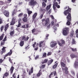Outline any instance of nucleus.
<instances>
[{
  "label": "nucleus",
  "instance_id": "obj_1",
  "mask_svg": "<svg viewBox=\"0 0 78 78\" xmlns=\"http://www.w3.org/2000/svg\"><path fill=\"white\" fill-rule=\"evenodd\" d=\"M68 7V10L65 11L64 13L65 16H67L66 17L67 19H68L67 22L66 23V25H70V21L71 20V14H70L71 9L69 8V6Z\"/></svg>",
  "mask_w": 78,
  "mask_h": 78
},
{
  "label": "nucleus",
  "instance_id": "obj_2",
  "mask_svg": "<svg viewBox=\"0 0 78 78\" xmlns=\"http://www.w3.org/2000/svg\"><path fill=\"white\" fill-rule=\"evenodd\" d=\"M74 32H73V31H72L71 32L70 36L66 37L67 41H68L69 42H70V41L71 40V38H73V37L74 38H75V37H74Z\"/></svg>",
  "mask_w": 78,
  "mask_h": 78
},
{
  "label": "nucleus",
  "instance_id": "obj_3",
  "mask_svg": "<svg viewBox=\"0 0 78 78\" xmlns=\"http://www.w3.org/2000/svg\"><path fill=\"white\" fill-rule=\"evenodd\" d=\"M42 22L44 26L46 27V26H47L49 24V19L47 18L46 20L45 19H43L42 20Z\"/></svg>",
  "mask_w": 78,
  "mask_h": 78
},
{
  "label": "nucleus",
  "instance_id": "obj_4",
  "mask_svg": "<svg viewBox=\"0 0 78 78\" xmlns=\"http://www.w3.org/2000/svg\"><path fill=\"white\" fill-rule=\"evenodd\" d=\"M56 6H57V8H60V6L58 5V2H56V0H54V2L53 4V8L54 10L56 9Z\"/></svg>",
  "mask_w": 78,
  "mask_h": 78
},
{
  "label": "nucleus",
  "instance_id": "obj_5",
  "mask_svg": "<svg viewBox=\"0 0 78 78\" xmlns=\"http://www.w3.org/2000/svg\"><path fill=\"white\" fill-rule=\"evenodd\" d=\"M69 28H66L63 29V34L64 36H67L69 33Z\"/></svg>",
  "mask_w": 78,
  "mask_h": 78
},
{
  "label": "nucleus",
  "instance_id": "obj_6",
  "mask_svg": "<svg viewBox=\"0 0 78 78\" xmlns=\"http://www.w3.org/2000/svg\"><path fill=\"white\" fill-rule=\"evenodd\" d=\"M25 1H27L28 0H25ZM35 0H31L29 2L30 6H34L35 4H36V1H34Z\"/></svg>",
  "mask_w": 78,
  "mask_h": 78
},
{
  "label": "nucleus",
  "instance_id": "obj_7",
  "mask_svg": "<svg viewBox=\"0 0 78 78\" xmlns=\"http://www.w3.org/2000/svg\"><path fill=\"white\" fill-rule=\"evenodd\" d=\"M57 45V43H55L54 41H52L50 43V47L52 48H53L55 46Z\"/></svg>",
  "mask_w": 78,
  "mask_h": 78
},
{
  "label": "nucleus",
  "instance_id": "obj_8",
  "mask_svg": "<svg viewBox=\"0 0 78 78\" xmlns=\"http://www.w3.org/2000/svg\"><path fill=\"white\" fill-rule=\"evenodd\" d=\"M42 44H44L43 45H44V46H42V47L43 48V49H45V42H42L41 41L40 42V44H39V47H42Z\"/></svg>",
  "mask_w": 78,
  "mask_h": 78
},
{
  "label": "nucleus",
  "instance_id": "obj_9",
  "mask_svg": "<svg viewBox=\"0 0 78 78\" xmlns=\"http://www.w3.org/2000/svg\"><path fill=\"white\" fill-rule=\"evenodd\" d=\"M16 19L15 17L13 18L12 21L10 23L11 25H13L15 23V22L16 21Z\"/></svg>",
  "mask_w": 78,
  "mask_h": 78
},
{
  "label": "nucleus",
  "instance_id": "obj_10",
  "mask_svg": "<svg viewBox=\"0 0 78 78\" xmlns=\"http://www.w3.org/2000/svg\"><path fill=\"white\" fill-rule=\"evenodd\" d=\"M51 17L52 19V21L51 22V25L52 26H53L55 24V22L54 21V20H55V18H54V17L53 15L51 16Z\"/></svg>",
  "mask_w": 78,
  "mask_h": 78
},
{
  "label": "nucleus",
  "instance_id": "obj_11",
  "mask_svg": "<svg viewBox=\"0 0 78 78\" xmlns=\"http://www.w3.org/2000/svg\"><path fill=\"white\" fill-rule=\"evenodd\" d=\"M61 65L63 70H64V67H66V64H64V62H61Z\"/></svg>",
  "mask_w": 78,
  "mask_h": 78
},
{
  "label": "nucleus",
  "instance_id": "obj_12",
  "mask_svg": "<svg viewBox=\"0 0 78 78\" xmlns=\"http://www.w3.org/2000/svg\"><path fill=\"white\" fill-rule=\"evenodd\" d=\"M4 14L6 17H8L9 16V12L6 10H5L4 12Z\"/></svg>",
  "mask_w": 78,
  "mask_h": 78
},
{
  "label": "nucleus",
  "instance_id": "obj_13",
  "mask_svg": "<svg viewBox=\"0 0 78 78\" xmlns=\"http://www.w3.org/2000/svg\"><path fill=\"white\" fill-rule=\"evenodd\" d=\"M59 27V24L58 23H56L53 27V28L55 30H56L57 29V27Z\"/></svg>",
  "mask_w": 78,
  "mask_h": 78
},
{
  "label": "nucleus",
  "instance_id": "obj_14",
  "mask_svg": "<svg viewBox=\"0 0 78 78\" xmlns=\"http://www.w3.org/2000/svg\"><path fill=\"white\" fill-rule=\"evenodd\" d=\"M6 37H5L4 38V39L1 42V45H3L4 44H5V42L6 41Z\"/></svg>",
  "mask_w": 78,
  "mask_h": 78
},
{
  "label": "nucleus",
  "instance_id": "obj_15",
  "mask_svg": "<svg viewBox=\"0 0 78 78\" xmlns=\"http://www.w3.org/2000/svg\"><path fill=\"white\" fill-rule=\"evenodd\" d=\"M74 68H78V62H75L74 64Z\"/></svg>",
  "mask_w": 78,
  "mask_h": 78
},
{
  "label": "nucleus",
  "instance_id": "obj_16",
  "mask_svg": "<svg viewBox=\"0 0 78 78\" xmlns=\"http://www.w3.org/2000/svg\"><path fill=\"white\" fill-rule=\"evenodd\" d=\"M72 59H73V58H77L78 56L76 55H75L74 54H72L70 55Z\"/></svg>",
  "mask_w": 78,
  "mask_h": 78
},
{
  "label": "nucleus",
  "instance_id": "obj_17",
  "mask_svg": "<svg viewBox=\"0 0 78 78\" xmlns=\"http://www.w3.org/2000/svg\"><path fill=\"white\" fill-rule=\"evenodd\" d=\"M12 50H10V52L6 54V56H10V55H12Z\"/></svg>",
  "mask_w": 78,
  "mask_h": 78
},
{
  "label": "nucleus",
  "instance_id": "obj_18",
  "mask_svg": "<svg viewBox=\"0 0 78 78\" xmlns=\"http://www.w3.org/2000/svg\"><path fill=\"white\" fill-rule=\"evenodd\" d=\"M6 48L5 47H3L2 48V51L1 52L2 54H3V53H4L6 51V50H5V48Z\"/></svg>",
  "mask_w": 78,
  "mask_h": 78
},
{
  "label": "nucleus",
  "instance_id": "obj_19",
  "mask_svg": "<svg viewBox=\"0 0 78 78\" xmlns=\"http://www.w3.org/2000/svg\"><path fill=\"white\" fill-rule=\"evenodd\" d=\"M51 4H50L48 6H47L46 9L47 11H48V10L50 9L51 8Z\"/></svg>",
  "mask_w": 78,
  "mask_h": 78
},
{
  "label": "nucleus",
  "instance_id": "obj_20",
  "mask_svg": "<svg viewBox=\"0 0 78 78\" xmlns=\"http://www.w3.org/2000/svg\"><path fill=\"white\" fill-rule=\"evenodd\" d=\"M78 29H77L76 31V37L78 39Z\"/></svg>",
  "mask_w": 78,
  "mask_h": 78
},
{
  "label": "nucleus",
  "instance_id": "obj_21",
  "mask_svg": "<svg viewBox=\"0 0 78 78\" xmlns=\"http://www.w3.org/2000/svg\"><path fill=\"white\" fill-rule=\"evenodd\" d=\"M53 60L52 59H51L49 61L48 63V66H49V65H50V64H51L52 62H53Z\"/></svg>",
  "mask_w": 78,
  "mask_h": 78
},
{
  "label": "nucleus",
  "instance_id": "obj_22",
  "mask_svg": "<svg viewBox=\"0 0 78 78\" xmlns=\"http://www.w3.org/2000/svg\"><path fill=\"white\" fill-rule=\"evenodd\" d=\"M27 12L29 15H30L32 13V12L30 10V9H27Z\"/></svg>",
  "mask_w": 78,
  "mask_h": 78
},
{
  "label": "nucleus",
  "instance_id": "obj_23",
  "mask_svg": "<svg viewBox=\"0 0 78 78\" xmlns=\"http://www.w3.org/2000/svg\"><path fill=\"white\" fill-rule=\"evenodd\" d=\"M8 27H9V25H8V24H7L5 26V29H4V30L5 31H6V30H7V29H8Z\"/></svg>",
  "mask_w": 78,
  "mask_h": 78
},
{
  "label": "nucleus",
  "instance_id": "obj_24",
  "mask_svg": "<svg viewBox=\"0 0 78 78\" xmlns=\"http://www.w3.org/2000/svg\"><path fill=\"white\" fill-rule=\"evenodd\" d=\"M24 44V41H21L20 44V45L21 47H22L23 45V44Z\"/></svg>",
  "mask_w": 78,
  "mask_h": 78
},
{
  "label": "nucleus",
  "instance_id": "obj_25",
  "mask_svg": "<svg viewBox=\"0 0 78 78\" xmlns=\"http://www.w3.org/2000/svg\"><path fill=\"white\" fill-rule=\"evenodd\" d=\"M12 14L13 15V16H15V15H16V10H14L12 12Z\"/></svg>",
  "mask_w": 78,
  "mask_h": 78
},
{
  "label": "nucleus",
  "instance_id": "obj_26",
  "mask_svg": "<svg viewBox=\"0 0 78 78\" xmlns=\"http://www.w3.org/2000/svg\"><path fill=\"white\" fill-rule=\"evenodd\" d=\"M13 70H14V67L12 66L11 67L10 69L11 73H12L13 72Z\"/></svg>",
  "mask_w": 78,
  "mask_h": 78
},
{
  "label": "nucleus",
  "instance_id": "obj_27",
  "mask_svg": "<svg viewBox=\"0 0 78 78\" xmlns=\"http://www.w3.org/2000/svg\"><path fill=\"white\" fill-rule=\"evenodd\" d=\"M23 20L24 22H27V21H28L27 18H23Z\"/></svg>",
  "mask_w": 78,
  "mask_h": 78
},
{
  "label": "nucleus",
  "instance_id": "obj_28",
  "mask_svg": "<svg viewBox=\"0 0 78 78\" xmlns=\"http://www.w3.org/2000/svg\"><path fill=\"white\" fill-rule=\"evenodd\" d=\"M14 34V31H11L10 33V34L11 36H13V35Z\"/></svg>",
  "mask_w": 78,
  "mask_h": 78
},
{
  "label": "nucleus",
  "instance_id": "obj_29",
  "mask_svg": "<svg viewBox=\"0 0 78 78\" xmlns=\"http://www.w3.org/2000/svg\"><path fill=\"white\" fill-rule=\"evenodd\" d=\"M43 55V58H45V57H46V56H47V53L45 52H44L42 54Z\"/></svg>",
  "mask_w": 78,
  "mask_h": 78
},
{
  "label": "nucleus",
  "instance_id": "obj_30",
  "mask_svg": "<svg viewBox=\"0 0 78 78\" xmlns=\"http://www.w3.org/2000/svg\"><path fill=\"white\" fill-rule=\"evenodd\" d=\"M61 43L63 45H65V41H64V40H61Z\"/></svg>",
  "mask_w": 78,
  "mask_h": 78
},
{
  "label": "nucleus",
  "instance_id": "obj_31",
  "mask_svg": "<svg viewBox=\"0 0 78 78\" xmlns=\"http://www.w3.org/2000/svg\"><path fill=\"white\" fill-rule=\"evenodd\" d=\"M37 13H35L33 15V19H35L36 18V17L37 16Z\"/></svg>",
  "mask_w": 78,
  "mask_h": 78
},
{
  "label": "nucleus",
  "instance_id": "obj_32",
  "mask_svg": "<svg viewBox=\"0 0 78 78\" xmlns=\"http://www.w3.org/2000/svg\"><path fill=\"white\" fill-rule=\"evenodd\" d=\"M41 70H40L39 71V73H38L37 75V77H39V76H41V73L40 72H41Z\"/></svg>",
  "mask_w": 78,
  "mask_h": 78
},
{
  "label": "nucleus",
  "instance_id": "obj_33",
  "mask_svg": "<svg viewBox=\"0 0 78 78\" xmlns=\"http://www.w3.org/2000/svg\"><path fill=\"white\" fill-rule=\"evenodd\" d=\"M58 64L57 63L55 64V65H54L53 66V69H55V68H56V67H57V66H58Z\"/></svg>",
  "mask_w": 78,
  "mask_h": 78
},
{
  "label": "nucleus",
  "instance_id": "obj_34",
  "mask_svg": "<svg viewBox=\"0 0 78 78\" xmlns=\"http://www.w3.org/2000/svg\"><path fill=\"white\" fill-rule=\"evenodd\" d=\"M72 44H76V42L75 41V39H73V38L72 39Z\"/></svg>",
  "mask_w": 78,
  "mask_h": 78
},
{
  "label": "nucleus",
  "instance_id": "obj_35",
  "mask_svg": "<svg viewBox=\"0 0 78 78\" xmlns=\"http://www.w3.org/2000/svg\"><path fill=\"white\" fill-rule=\"evenodd\" d=\"M3 36H4V34H2L0 37V40H2L3 38Z\"/></svg>",
  "mask_w": 78,
  "mask_h": 78
},
{
  "label": "nucleus",
  "instance_id": "obj_36",
  "mask_svg": "<svg viewBox=\"0 0 78 78\" xmlns=\"http://www.w3.org/2000/svg\"><path fill=\"white\" fill-rule=\"evenodd\" d=\"M47 61H48V59H45L44 60L43 62H42V64H44V63H46V62H47Z\"/></svg>",
  "mask_w": 78,
  "mask_h": 78
},
{
  "label": "nucleus",
  "instance_id": "obj_37",
  "mask_svg": "<svg viewBox=\"0 0 78 78\" xmlns=\"http://www.w3.org/2000/svg\"><path fill=\"white\" fill-rule=\"evenodd\" d=\"M26 39V36H23L22 40H24V41H25V40Z\"/></svg>",
  "mask_w": 78,
  "mask_h": 78
},
{
  "label": "nucleus",
  "instance_id": "obj_38",
  "mask_svg": "<svg viewBox=\"0 0 78 78\" xmlns=\"http://www.w3.org/2000/svg\"><path fill=\"white\" fill-rule=\"evenodd\" d=\"M43 7H44L46 6V4L44 2H43L42 4Z\"/></svg>",
  "mask_w": 78,
  "mask_h": 78
},
{
  "label": "nucleus",
  "instance_id": "obj_39",
  "mask_svg": "<svg viewBox=\"0 0 78 78\" xmlns=\"http://www.w3.org/2000/svg\"><path fill=\"white\" fill-rule=\"evenodd\" d=\"M71 49L73 51H77V50H76V48L73 49L72 48H71Z\"/></svg>",
  "mask_w": 78,
  "mask_h": 78
},
{
  "label": "nucleus",
  "instance_id": "obj_40",
  "mask_svg": "<svg viewBox=\"0 0 78 78\" xmlns=\"http://www.w3.org/2000/svg\"><path fill=\"white\" fill-rule=\"evenodd\" d=\"M49 36V35L48 34H47L46 35V38H45V40H47L48 39V37Z\"/></svg>",
  "mask_w": 78,
  "mask_h": 78
},
{
  "label": "nucleus",
  "instance_id": "obj_41",
  "mask_svg": "<svg viewBox=\"0 0 78 78\" xmlns=\"http://www.w3.org/2000/svg\"><path fill=\"white\" fill-rule=\"evenodd\" d=\"M44 16V13L42 14H41L40 16V18L41 19L42 18V17H43V16Z\"/></svg>",
  "mask_w": 78,
  "mask_h": 78
},
{
  "label": "nucleus",
  "instance_id": "obj_42",
  "mask_svg": "<svg viewBox=\"0 0 78 78\" xmlns=\"http://www.w3.org/2000/svg\"><path fill=\"white\" fill-rule=\"evenodd\" d=\"M53 73L54 76H56V75H57V73H56V71H55L53 72Z\"/></svg>",
  "mask_w": 78,
  "mask_h": 78
},
{
  "label": "nucleus",
  "instance_id": "obj_43",
  "mask_svg": "<svg viewBox=\"0 0 78 78\" xmlns=\"http://www.w3.org/2000/svg\"><path fill=\"white\" fill-rule=\"evenodd\" d=\"M58 44L60 46H61V47H62V46L64 45L62 43H60L59 42H58Z\"/></svg>",
  "mask_w": 78,
  "mask_h": 78
},
{
  "label": "nucleus",
  "instance_id": "obj_44",
  "mask_svg": "<svg viewBox=\"0 0 78 78\" xmlns=\"http://www.w3.org/2000/svg\"><path fill=\"white\" fill-rule=\"evenodd\" d=\"M19 24L18 25V26L17 27V28H19V27H21V23H18Z\"/></svg>",
  "mask_w": 78,
  "mask_h": 78
},
{
  "label": "nucleus",
  "instance_id": "obj_45",
  "mask_svg": "<svg viewBox=\"0 0 78 78\" xmlns=\"http://www.w3.org/2000/svg\"><path fill=\"white\" fill-rule=\"evenodd\" d=\"M3 4H4V2L3 1H0V5H3Z\"/></svg>",
  "mask_w": 78,
  "mask_h": 78
},
{
  "label": "nucleus",
  "instance_id": "obj_46",
  "mask_svg": "<svg viewBox=\"0 0 78 78\" xmlns=\"http://www.w3.org/2000/svg\"><path fill=\"white\" fill-rule=\"evenodd\" d=\"M39 55H37V56L35 57V59L36 60L37 59L39 58Z\"/></svg>",
  "mask_w": 78,
  "mask_h": 78
},
{
  "label": "nucleus",
  "instance_id": "obj_47",
  "mask_svg": "<svg viewBox=\"0 0 78 78\" xmlns=\"http://www.w3.org/2000/svg\"><path fill=\"white\" fill-rule=\"evenodd\" d=\"M51 55V52H49L47 54V56H50Z\"/></svg>",
  "mask_w": 78,
  "mask_h": 78
},
{
  "label": "nucleus",
  "instance_id": "obj_48",
  "mask_svg": "<svg viewBox=\"0 0 78 78\" xmlns=\"http://www.w3.org/2000/svg\"><path fill=\"white\" fill-rule=\"evenodd\" d=\"M36 42H34V44L33 45V47L34 48L35 47V45H36Z\"/></svg>",
  "mask_w": 78,
  "mask_h": 78
},
{
  "label": "nucleus",
  "instance_id": "obj_49",
  "mask_svg": "<svg viewBox=\"0 0 78 78\" xmlns=\"http://www.w3.org/2000/svg\"><path fill=\"white\" fill-rule=\"evenodd\" d=\"M65 68H64V70L65 71H66V70H68V68H67V67H64Z\"/></svg>",
  "mask_w": 78,
  "mask_h": 78
},
{
  "label": "nucleus",
  "instance_id": "obj_50",
  "mask_svg": "<svg viewBox=\"0 0 78 78\" xmlns=\"http://www.w3.org/2000/svg\"><path fill=\"white\" fill-rule=\"evenodd\" d=\"M65 71L66 75H67L69 73V71L68 70Z\"/></svg>",
  "mask_w": 78,
  "mask_h": 78
},
{
  "label": "nucleus",
  "instance_id": "obj_51",
  "mask_svg": "<svg viewBox=\"0 0 78 78\" xmlns=\"http://www.w3.org/2000/svg\"><path fill=\"white\" fill-rule=\"evenodd\" d=\"M28 39H29V37H28V36L26 38V40H25V41H27Z\"/></svg>",
  "mask_w": 78,
  "mask_h": 78
},
{
  "label": "nucleus",
  "instance_id": "obj_52",
  "mask_svg": "<svg viewBox=\"0 0 78 78\" xmlns=\"http://www.w3.org/2000/svg\"><path fill=\"white\" fill-rule=\"evenodd\" d=\"M35 31H36V29H34L32 31V32L33 33H34Z\"/></svg>",
  "mask_w": 78,
  "mask_h": 78
},
{
  "label": "nucleus",
  "instance_id": "obj_53",
  "mask_svg": "<svg viewBox=\"0 0 78 78\" xmlns=\"http://www.w3.org/2000/svg\"><path fill=\"white\" fill-rule=\"evenodd\" d=\"M8 75V74L7 73H5L4 74V76L6 77H7Z\"/></svg>",
  "mask_w": 78,
  "mask_h": 78
},
{
  "label": "nucleus",
  "instance_id": "obj_54",
  "mask_svg": "<svg viewBox=\"0 0 78 78\" xmlns=\"http://www.w3.org/2000/svg\"><path fill=\"white\" fill-rule=\"evenodd\" d=\"M71 73H72V75H74V76L75 75V74L73 71H72Z\"/></svg>",
  "mask_w": 78,
  "mask_h": 78
},
{
  "label": "nucleus",
  "instance_id": "obj_55",
  "mask_svg": "<svg viewBox=\"0 0 78 78\" xmlns=\"http://www.w3.org/2000/svg\"><path fill=\"white\" fill-rule=\"evenodd\" d=\"M22 15H23V13H20L18 15V16H19V17H20L21 16H22Z\"/></svg>",
  "mask_w": 78,
  "mask_h": 78
},
{
  "label": "nucleus",
  "instance_id": "obj_56",
  "mask_svg": "<svg viewBox=\"0 0 78 78\" xmlns=\"http://www.w3.org/2000/svg\"><path fill=\"white\" fill-rule=\"evenodd\" d=\"M45 67V65H42L41 68H44Z\"/></svg>",
  "mask_w": 78,
  "mask_h": 78
},
{
  "label": "nucleus",
  "instance_id": "obj_57",
  "mask_svg": "<svg viewBox=\"0 0 78 78\" xmlns=\"http://www.w3.org/2000/svg\"><path fill=\"white\" fill-rule=\"evenodd\" d=\"M50 27V24H49V25L47 26V29H49Z\"/></svg>",
  "mask_w": 78,
  "mask_h": 78
},
{
  "label": "nucleus",
  "instance_id": "obj_58",
  "mask_svg": "<svg viewBox=\"0 0 78 78\" xmlns=\"http://www.w3.org/2000/svg\"><path fill=\"white\" fill-rule=\"evenodd\" d=\"M24 18H27V14H24Z\"/></svg>",
  "mask_w": 78,
  "mask_h": 78
},
{
  "label": "nucleus",
  "instance_id": "obj_59",
  "mask_svg": "<svg viewBox=\"0 0 78 78\" xmlns=\"http://www.w3.org/2000/svg\"><path fill=\"white\" fill-rule=\"evenodd\" d=\"M3 61V60L2 59H0V63H2Z\"/></svg>",
  "mask_w": 78,
  "mask_h": 78
},
{
  "label": "nucleus",
  "instance_id": "obj_60",
  "mask_svg": "<svg viewBox=\"0 0 78 78\" xmlns=\"http://www.w3.org/2000/svg\"><path fill=\"white\" fill-rule=\"evenodd\" d=\"M42 12H43V14H44V13L45 12V10L44 9H43L42 10Z\"/></svg>",
  "mask_w": 78,
  "mask_h": 78
},
{
  "label": "nucleus",
  "instance_id": "obj_61",
  "mask_svg": "<svg viewBox=\"0 0 78 78\" xmlns=\"http://www.w3.org/2000/svg\"><path fill=\"white\" fill-rule=\"evenodd\" d=\"M31 73H33V68H31Z\"/></svg>",
  "mask_w": 78,
  "mask_h": 78
},
{
  "label": "nucleus",
  "instance_id": "obj_62",
  "mask_svg": "<svg viewBox=\"0 0 78 78\" xmlns=\"http://www.w3.org/2000/svg\"><path fill=\"white\" fill-rule=\"evenodd\" d=\"M22 19H19L18 20V23H20V21H21Z\"/></svg>",
  "mask_w": 78,
  "mask_h": 78
},
{
  "label": "nucleus",
  "instance_id": "obj_63",
  "mask_svg": "<svg viewBox=\"0 0 78 78\" xmlns=\"http://www.w3.org/2000/svg\"><path fill=\"white\" fill-rule=\"evenodd\" d=\"M9 60L11 63H12V62L11 60V58H9Z\"/></svg>",
  "mask_w": 78,
  "mask_h": 78
},
{
  "label": "nucleus",
  "instance_id": "obj_64",
  "mask_svg": "<svg viewBox=\"0 0 78 78\" xmlns=\"http://www.w3.org/2000/svg\"><path fill=\"white\" fill-rule=\"evenodd\" d=\"M4 27L3 26H2L1 28V31H2L3 30V29Z\"/></svg>",
  "mask_w": 78,
  "mask_h": 78
}]
</instances>
